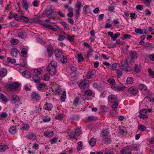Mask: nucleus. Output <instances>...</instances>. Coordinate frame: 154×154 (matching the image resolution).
I'll return each mask as SVG.
<instances>
[{"label":"nucleus","instance_id":"nucleus-63","mask_svg":"<svg viewBox=\"0 0 154 154\" xmlns=\"http://www.w3.org/2000/svg\"><path fill=\"white\" fill-rule=\"evenodd\" d=\"M125 86H118L117 87L116 91L118 92L120 91H123L125 89Z\"/></svg>","mask_w":154,"mask_h":154},{"label":"nucleus","instance_id":"nucleus-37","mask_svg":"<svg viewBox=\"0 0 154 154\" xmlns=\"http://www.w3.org/2000/svg\"><path fill=\"white\" fill-rule=\"evenodd\" d=\"M139 89L141 91H146L147 89L146 86L144 84H141L139 85Z\"/></svg>","mask_w":154,"mask_h":154},{"label":"nucleus","instance_id":"nucleus-27","mask_svg":"<svg viewBox=\"0 0 154 154\" xmlns=\"http://www.w3.org/2000/svg\"><path fill=\"white\" fill-rule=\"evenodd\" d=\"M94 72L91 70L89 71L87 73V77L88 79H91L94 76Z\"/></svg>","mask_w":154,"mask_h":154},{"label":"nucleus","instance_id":"nucleus-61","mask_svg":"<svg viewBox=\"0 0 154 154\" xmlns=\"http://www.w3.org/2000/svg\"><path fill=\"white\" fill-rule=\"evenodd\" d=\"M42 70L41 69H35L34 70V72L36 74V75H40Z\"/></svg>","mask_w":154,"mask_h":154},{"label":"nucleus","instance_id":"nucleus-54","mask_svg":"<svg viewBox=\"0 0 154 154\" xmlns=\"http://www.w3.org/2000/svg\"><path fill=\"white\" fill-rule=\"evenodd\" d=\"M23 8L26 10L28 9V6L27 2L25 0H23Z\"/></svg>","mask_w":154,"mask_h":154},{"label":"nucleus","instance_id":"nucleus-55","mask_svg":"<svg viewBox=\"0 0 154 154\" xmlns=\"http://www.w3.org/2000/svg\"><path fill=\"white\" fill-rule=\"evenodd\" d=\"M133 79L132 77H128L126 81V83L128 84H131L133 83Z\"/></svg>","mask_w":154,"mask_h":154},{"label":"nucleus","instance_id":"nucleus-18","mask_svg":"<svg viewBox=\"0 0 154 154\" xmlns=\"http://www.w3.org/2000/svg\"><path fill=\"white\" fill-rule=\"evenodd\" d=\"M46 87V84L42 83H40L36 85L37 88L39 91H43L45 89Z\"/></svg>","mask_w":154,"mask_h":154},{"label":"nucleus","instance_id":"nucleus-45","mask_svg":"<svg viewBox=\"0 0 154 154\" xmlns=\"http://www.w3.org/2000/svg\"><path fill=\"white\" fill-rule=\"evenodd\" d=\"M119 103L117 101H116V102H114L113 104L112 105V107L113 110H114L118 107Z\"/></svg>","mask_w":154,"mask_h":154},{"label":"nucleus","instance_id":"nucleus-20","mask_svg":"<svg viewBox=\"0 0 154 154\" xmlns=\"http://www.w3.org/2000/svg\"><path fill=\"white\" fill-rule=\"evenodd\" d=\"M128 147L131 152L132 150L137 151L139 149V146L137 144H133L130 146H127Z\"/></svg>","mask_w":154,"mask_h":154},{"label":"nucleus","instance_id":"nucleus-25","mask_svg":"<svg viewBox=\"0 0 154 154\" xmlns=\"http://www.w3.org/2000/svg\"><path fill=\"white\" fill-rule=\"evenodd\" d=\"M33 81L35 83H39L40 82L41 79L38 75H34L32 76Z\"/></svg>","mask_w":154,"mask_h":154},{"label":"nucleus","instance_id":"nucleus-57","mask_svg":"<svg viewBox=\"0 0 154 154\" xmlns=\"http://www.w3.org/2000/svg\"><path fill=\"white\" fill-rule=\"evenodd\" d=\"M61 62L63 63H66L67 62V58L65 56H63V57L60 59Z\"/></svg>","mask_w":154,"mask_h":154},{"label":"nucleus","instance_id":"nucleus-36","mask_svg":"<svg viewBox=\"0 0 154 154\" xmlns=\"http://www.w3.org/2000/svg\"><path fill=\"white\" fill-rule=\"evenodd\" d=\"M82 6V5L80 2H78L75 5V9L81 10V8Z\"/></svg>","mask_w":154,"mask_h":154},{"label":"nucleus","instance_id":"nucleus-13","mask_svg":"<svg viewBox=\"0 0 154 154\" xmlns=\"http://www.w3.org/2000/svg\"><path fill=\"white\" fill-rule=\"evenodd\" d=\"M28 138L32 141L35 140L37 137L36 134L33 132H29L27 135Z\"/></svg>","mask_w":154,"mask_h":154},{"label":"nucleus","instance_id":"nucleus-3","mask_svg":"<svg viewBox=\"0 0 154 154\" xmlns=\"http://www.w3.org/2000/svg\"><path fill=\"white\" fill-rule=\"evenodd\" d=\"M20 85L19 83L14 82L12 84H6L5 87L8 91H11L12 90H16L18 89Z\"/></svg>","mask_w":154,"mask_h":154},{"label":"nucleus","instance_id":"nucleus-62","mask_svg":"<svg viewBox=\"0 0 154 154\" xmlns=\"http://www.w3.org/2000/svg\"><path fill=\"white\" fill-rule=\"evenodd\" d=\"M135 32L137 33L140 34H142L143 33V29L140 28H137L135 30Z\"/></svg>","mask_w":154,"mask_h":154},{"label":"nucleus","instance_id":"nucleus-49","mask_svg":"<svg viewBox=\"0 0 154 154\" xmlns=\"http://www.w3.org/2000/svg\"><path fill=\"white\" fill-rule=\"evenodd\" d=\"M58 139V137H54L50 140L51 144H53L56 143Z\"/></svg>","mask_w":154,"mask_h":154},{"label":"nucleus","instance_id":"nucleus-8","mask_svg":"<svg viewBox=\"0 0 154 154\" xmlns=\"http://www.w3.org/2000/svg\"><path fill=\"white\" fill-rule=\"evenodd\" d=\"M53 11L50 7H48L47 9L43 13L42 16L43 17H49L50 14H51L53 12Z\"/></svg>","mask_w":154,"mask_h":154},{"label":"nucleus","instance_id":"nucleus-6","mask_svg":"<svg viewBox=\"0 0 154 154\" xmlns=\"http://www.w3.org/2000/svg\"><path fill=\"white\" fill-rule=\"evenodd\" d=\"M89 85L88 80H85L80 82L79 83L78 86L80 88L86 89L88 88Z\"/></svg>","mask_w":154,"mask_h":154},{"label":"nucleus","instance_id":"nucleus-9","mask_svg":"<svg viewBox=\"0 0 154 154\" xmlns=\"http://www.w3.org/2000/svg\"><path fill=\"white\" fill-rule=\"evenodd\" d=\"M31 97L33 100L38 101L41 99L40 95L35 92H33L31 94Z\"/></svg>","mask_w":154,"mask_h":154},{"label":"nucleus","instance_id":"nucleus-4","mask_svg":"<svg viewBox=\"0 0 154 154\" xmlns=\"http://www.w3.org/2000/svg\"><path fill=\"white\" fill-rule=\"evenodd\" d=\"M40 22V23H41V25H42L44 27L47 28L48 29H50L51 30H52V28H53L54 27V26L51 25L47 24L45 23V22H46L47 23H48L50 24H54L55 23H53L51 22L50 21V20H45V21L42 20V22Z\"/></svg>","mask_w":154,"mask_h":154},{"label":"nucleus","instance_id":"nucleus-56","mask_svg":"<svg viewBox=\"0 0 154 154\" xmlns=\"http://www.w3.org/2000/svg\"><path fill=\"white\" fill-rule=\"evenodd\" d=\"M107 82L112 85H115V81L113 79H110L107 80Z\"/></svg>","mask_w":154,"mask_h":154},{"label":"nucleus","instance_id":"nucleus-53","mask_svg":"<svg viewBox=\"0 0 154 154\" xmlns=\"http://www.w3.org/2000/svg\"><path fill=\"white\" fill-rule=\"evenodd\" d=\"M81 10H75V17L78 19L80 16V13Z\"/></svg>","mask_w":154,"mask_h":154},{"label":"nucleus","instance_id":"nucleus-31","mask_svg":"<svg viewBox=\"0 0 154 154\" xmlns=\"http://www.w3.org/2000/svg\"><path fill=\"white\" fill-rule=\"evenodd\" d=\"M119 131L123 135H125L127 132L125 127L124 126H121L119 128Z\"/></svg>","mask_w":154,"mask_h":154},{"label":"nucleus","instance_id":"nucleus-19","mask_svg":"<svg viewBox=\"0 0 154 154\" xmlns=\"http://www.w3.org/2000/svg\"><path fill=\"white\" fill-rule=\"evenodd\" d=\"M11 99L12 103H15L20 101L19 97L16 95L12 96Z\"/></svg>","mask_w":154,"mask_h":154},{"label":"nucleus","instance_id":"nucleus-60","mask_svg":"<svg viewBox=\"0 0 154 154\" xmlns=\"http://www.w3.org/2000/svg\"><path fill=\"white\" fill-rule=\"evenodd\" d=\"M116 73L117 74V76L119 78H120L122 76V71L119 69H116Z\"/></svg>","mask_w":154,"mask_h":154},{"label":"nucleus","instance_id":"nucleus-15","mask_svg":"<svg viewBox=\"0 0 154 154\" xmlns=\"http://www.w3.org/2000/svg\"><path fill=\"white\" fill-rule=\"evenodd\" d=\"M47 52L49 58L51 57L53 55L54 51L51 45H49L47 48Z\"/></svg>","mask_w":154,"mask_h":154},{"label":"nucleus","instance_id":"nucleus-58","mask_svg":"<svg viewBox=\"0 0 154 154\" xmlns=\"http://www.w3.org/2000/svg\"><path fill=\"white\" fill-rule=\"evenodd\" d=\"M26 34L24 32H20L18 33V35L22 38H24L26 37Z\"/></svg>","mask_w":154,"mask_h":154},{"label":"nucleus","instance_id":"nucleus-40","mask_svg":"<svg viewBox=\"0 0 154 154\" xmlns=\"http://www.w3.org/2000/svg\"><path fill=\"white\" fill-rule=\"evenodd\" d=\"M8 148L7 145H0V152H3Z\"/></svg>","mask_w":154,"mask_h":154},{"label":"nucleus","instance_id":"nucleus-59","mask_svg":"<svg viewBox=\"0 0 154 154\" xmlns=\"http://www.w3.org/2000/svg\"><path fill=\"white\" fill-rule=\"evenodd\" d=\"M11 43L13 45H17L19 43L18 40L16 39H12L11 40Z\"/></svg>","mask_w":154,"mask_h":154},{"label":"nucleus","instance_id":"nucleus-34","mask_svg":"<svg viewBox=\"0 0 154 154\" xmlns=\"http://www.w3.org/2000/svg\"><path fill=\"white\" fill-rule=\"evenodd\" d=\"M146 129V127L144 125H138V130L142 132L145 131Z\"/></svg>","mask_w":154,"mask_h":154},{"label":"nucleus","instance_id":"nucleus-33","mask_svg":"<svg viewBox=\"0 0 154 154\" xmlns=\"http://www.w3.org/2000/svg\"><path fill=\"white\" fill-rule=\"evenodd\" d=\"M7 73V70L6 69L3 68L0 70V75L2 77L5 76Z\"/></svg>","mask_w":154,"mask_h":154},{"label":"nucleus","instance_id":"nucleus-28","mask_svg":"<svg viewBox=\"0 0 154 154\" xmlns=\"http://www.w3.org/2000/svg\"><path fill=\"white\" fill-rule=\"evenodd\" d=\"M11 53L13 57H16L17 55L18 51L16 48H13L11 50Z\"/></svg>","mask_w":154,"mask_h":154},{"label":"nucleus","instance_id":"nucleus-5","mask_svg":"<svg viewBox=\"0 0 154 154\" xmlns=\"http://www.w3.org/2000/svg\"><path fill=\"white\" fill-rule=\"evenodd\" d=\"M109 133L106 130H102L101 132L100 135L104 140H106L107 141L110 140V138H108Z\"/></svg>","mask_w":154,"mask_h":154},{"label":"nucleus","instance_id":"nucleus-32","mask_svg":"<svg viewBox=\"0 0 154 154\" xmlns=\"http://www.w3.org/2000/svg\"><path fill=\"white\" fill-rule=\"evenodd\" d=\"M0 99L4 103H6L8 100V98L6 96H4L3 94L1 93L0 94Z\"/></svg>","mask_w":154,"mask_h":154},{"label":"nucleus","instance_id":"nucleus-64","mask_svg":"<svg viewBox=\"0 0 154 154\" xmlns=\"http://www.w3.org/2000/svg\"><path fill=\"white\" fill-rule=\"evenodd\" d=\"M131 37V36L130 35L126 34L123 35V37L122 38V40H125L126 39H129Z\"/></svg>","mask_w":154,"mask_h":154},{"label":"nucleus","instance_id":"nucleus-24","mask_svg":"<svg viewBox=\"0 0 154 154\" xmlns=\"http://www.w3.org/2000/svg\"><path fill=\"white\" fill-rule=\"evenodd\" d=\"M129 55L133 59H135L137 57L138 54L137 52L136 51H130L129 52Z\"/></svg>","mask_w":154,"mask_h":154},{"label":"nucleus","instance_id":"nucleus-12","mask_svg":"<svg viewBox=\"0 0 154 154\" xmlns=\"http://www.w3.org/2000/svg\"><path fill=\"white\" fill-rule=\"evenodd\" d=\"M39 107H35L33 110L30 114V116L31 118H33L35 116L39 113Z\"/></svg>","mask_w":154,"mask_h":154},{"label":"nucleus","instance_id":"nucleus-43","mask_svg":"<svg viewBox=\"0 0 154 154\" xmlns=\"http://www.w3.org/2000/svg\"><path fill=\"white\" fill-rule=\"evenodd\" d=\"M8 114L6 112H4L2 114H0V120H3L8 116Z\"/></svg>","mask_w":154,"mask_h":154},{"label":"nucleus","instance_id":"nucleus-48","mask_svg":"<svg viewBox=\"0 0 154 154\" xmlns=\"http://www.w3.org/2000/svg\"><path fill=\"white\" fill-rule=\"evenodd\" d=\"M29 126L28 124L23 123L22 125V128L23 130H27L29 129Z\"/></svg>","mask_w":154,"mask_h":154},{"label":"nucleus","instance_id":"nucleus-7","mask_svg":"<svg viewBox=\"0 0 154 154\" xmlns=\"http://www.w3.org/2000/svg\"><path fill=\"white\" fill-rule=\"evenodd\" d=\"M147 113V109H143L140 111L138 116L140 118L144 119H146L148 118L147 116L146 115Z\"/></svg>","mask_w":154,"mask_h":154},{"label":"nucleus","instance_id":"nucleus-50","mask_svg":"<svg viewBox=\"0 0 154 154\" xmlns=\"http://www.w3.org/2000/svg\"><path fill=\"white\" fill-rule=\"evenodd\" d=\"M84 94L87 96H90L92 94V92L90 89L85 91Z\"/></svg>","mask_w":154,"mask_h":154},{"label":"nucleus","instance_id":"nucleus-14","mask_svg":"<svg viewBox=\"0 0 154 154\" xmlns=\"http://www.w3.org/2000/svg\"><path fill=\"white\" fill-rule=\"evenodd\" d=\"M128 92L130 94L135 95L138 92V90L135 87H132L129 88Z\"/></svg>","mask_w":154,"mask_h":154},{"label":"nucleus","instance_id":"nucleus-52","mask_svg":"<svg viewBox=\"0 0 154 154\" xmlns=\"http://www.w3.org/2000/svg\"><path fill=\"white\" fill-rule=\"evenodd\" d=\"M148 70L149 75L152 78H154V73L152 69L151 68H149Z\"/></svg>","mask_w":154,"mask_h":154},{"label":"nucleus","instance_id":"nucleus-22","mask_svg":"<svg viewBox=\"0 0 154 154\" xmlns=\"http://www.w3.org/2000/svg\"><path fill=\"white\" fill-rule=\"evenodd\" d=\"M52 107V104L51 103H45L43 106V108L44 109L48 111L51 110Z\"/></svg>","mask_w":154,"mask_h":154},{"label":"nucleus","instance_id":"nucleus-42","mask_svg":"<svg viewBox=\"0 0 154 154\" xmlns=\"http://www.w3.org/2000/svg\"><path fill=\"white\" fill-rule=\"evenodd\" d=\"M60 23L67 30H69V28L68 25L64 21H61L60 22Z\"/></svg>","mask_w":154,"mask_h":154},{"label":"nucleus","instance_id":"nucleus-51","mask_svg":"<svg viewBox=\"0 0 154 154\" xmlns=\"http://www.w3.org/2000/svg\"><path fill=\"white\" fill-rule=\"evenodd\" d=\"M120 34L119 32H117L114 35L113 34L112 37L111 38H112V40L113 41H114L120 35Z\"/></svg>","mask_w":154,"mask_h":154},{"label":"nucleus","instance_id":"nucleus-10","mask_svg":"<svg viewBox=\"0 0 154 154\" xmlns=\"http://www.w3.org/2000/svg\"><path fill=\"white\" fill-rule=\"evenodd\" d=\"M42 20H22V21L23 22H25L26 23H28L29 24H32L33 23H37L41 25V22H42Z\"/></svg>","mask_w":154,"mask_h":154},{"label":"nucleus","instance_id":"nucleus-21","mask_svg":"<svg viewBox=\"0 0 154 154\" xmlns=\"http://www.w3.org/2000/svg\"><path fill=\"white\" fill-rule=\"evenodd\" d=\"M117 98V97L113 94L110 95L108 97V101L111 103L116 102Z\"/></svg>","mask_w":154,"mask_h":154},{"label":"nucleus","instance_id":"nucleus-39","mask_svg":"<svg viewBox=\"0 0 154 154\" xmlns=\"http://www.w3.org/2000/svg\"><path fill=\"white\" fill-rule=\"evenodd\" d=\"M52 88H54L55 89V90L56 92L58 94L60 93V92L61 91V90L60 87L57 86L56 85L55 86H52Z\"/></svg>","mask_w":154,"mask_h":154},{"label":"nucleus","instance_id":"nucleus-47","mask_svg":"<svg viewBox=\"0 0 154 154\" xmlns=\"http://www.w3.org/2000/svg\"><path fill=\"white\" fill-rule=\"evenodd\" d=\"M18 20H14L13 22L11 23V26L12 27L18 26Z\"/></svg>","mask_w":154,"mask_h":154},{"label":"nucleus","instance_id":"nucleus-46","mask_svg":"<svg viewBox=\"0 0 154 154\" xmlns=\"http://www.w3.org/2000/svg\"><path fill=\"white\" fill-rule=\"evenodd\" d=\"M77 57L78 58L77 61L79 63H80L84 60V58L81 54L80 53L79 54L77 55Z\"/></svg>","mask_w":154,"mask_h":154},{"label":"nucleus","instance_id":"nucleus-41","mask_svg":"<svg viewBox=\"0 0 154 154\" xmlns=\"http://www.w3.org/2000/svg\"><path fill=\"white\" fill-rule=\"evenodd\" d=\"M50 75L48 74L45 73L42 77V79L44 80L48 81L50 78Z\"/></svg>","mask_w":154,"mask_h":154},{"label":"nucleus","instance_id":"nucleus-2","mask_svg":"<svg viewBox=\"0 0 154 154\" xmlns=\"http://www.w3.org/2000/svg\"><path fill=\"white\" fill-rule=\"evenodd\" d=\"M121 69L126 72H130L132 70L131 67L128 65V61L125 59L122 60L121 63Z\"/></svg>","mask_w":154,"mask_h":154},{"label":"nucleus","instance_id":"nucleus-38","mask_svg":"<svg viewBox=\"0 0 154 154\" xmlns=\"http://www.w3.org/2000/svg\"><path fill=\"white\" fill-rule=\"evenodd\" d=\"M96 143V139L93 138H91L89 142V144L91 146H95Z\"/></svg>","mask_w":154,"mask_h":154},{"label":"nucleus","instance_id":"nucleus-17","mask_svg":"<svg viewBox=\"0 0 154 154\" xmlns=\"http://www.w3.org/2000/svg\"><path fill=\"white\" fill-rule=\"evenodd\" d=\"M44 136L47 137H51L54 135V132L52 131L47 130L44 132Z\"/></svg>","mask_w":154,"mask_h":154},{"label":"nucleus","instance_id":"nucleus-26","mask_svg":"<svg viewBox=\"0 0 154 154\" xmlns=\"http://www.w3.org/2000/svg\"><path fill=\"white\" fill-rule=\"evenodd\" d=\"M17 130L15 126H11L9 129V132L12 134H14L17 132Z\"/></svg>","mask_w":154,"mask_h":154},{"label":"nucleus","instance_id":"nucleus-30","mask_svg":"<svg viewBox=\"0 0 154 154\" xmlns=\"http://www.w3.org/2000/svg\"><path fill=\"white\" fill-rule=\"evenodd\" d=\"M141 70V66L140 65L136 64L135 65L134 69V72L137 73L140 72Z\"/></svg>","mask_w":154,"mask_h":154},{"label":"nucleus","instance_id":"nucleus-23","mask_svg":"<svg viewBox=\"0 0 154 154\" xmlns=\"http://www.w3.org/2000/svg\"><path fill=\"white\" fill-rule=\"evenodd\" d=\"M62 52L60 49H57L54 51L55 56L58 58H60L62 54Z\"/></svg>","mask_w":154,"mask_h":154},{"label":"nucleus","instance_id":"nucleus-1","mask_svg":"<svg viewBox=\"0 0 154 154\" xmlns=\"http://www.w3.org/2000/svg\"><path fill=\"white\" fill-rule=\"evenodd\" d=\"M47 69L50 75H55L57 71V63L54 61L51 62L47 66Z\"/></svg>","mask_w":154,"mask_h":154},{"label":"nucleus","instance_id":"nucleus-16","mask_svg":"<svg viewBox=\"0 0 154 154\" xmlns=\"http://www.w3.org/2000/svg\"><path fill=\"white\" fill-rule=\"evenodd\" d=\"M92 10L89 7V5H86L83 8V13L85 14L90 13L92 12Z\"/></svg>","mask_w":154,"mask_h":154},{"label":"nucleus","instance_id":"nucleus-29","mask_svg":"<svg viewBox=\"0 0 154 154\" xmlns=\"http://www.w3.org/2000/svg\"><path fill=\"white\" fill-rule=\"evenodd\" d=\"M22 74L23 76L27 78L29 77L31 75L30 72L27 70H26L25 71L23 72Z\"/></svg>","mask_w":154,"mask_h":154},{"label":"nucleus","instance_id":"nucleus-44","mask_svg":"<svg viewBox=\"0 0 154 154\" xmlns=\"http://www.w3.org/2000/svg\"><path fill=\"white\" fill-rule=\"evenodd\" d=\"M93 51V49L92 48H89L86 54V57L88 58L92 55L91 53Z\"/></svg>","mask_w":154,"mask_h":154},{"label":"nucleus","instance_id":"nucleus-35","mask_svg":"<svg viewBox=\"0 0 154 154\" xmlns=\"http://www.w3.org/2000/svg\"><path fill=\"white\" fill-rule=\"evenodd\" d=\"M67 133L69 134L68 135L69 136L70 138L74 139L76 136V135L74 131H70L69 132H67Z\"/></svg>","mask_w":154,"mask_h":154},{"label":"nucleus","instance_id":"nucleus-11","mask_svg":"<svg viewBox=\"0 0 154 154\" xmlns=\"http://www.w3.org/2000/svg\"><path fill=\"white\" fill-rule=\"evenodd\" d=\"M120 154H131V152L128 148L127 146L122 148L120 150Z\"/></svg>","mask_w":154,"mask_h":154}]
</instances>
